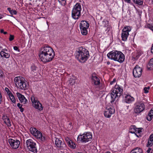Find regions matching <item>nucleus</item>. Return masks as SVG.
<instances>
[{
	"instance_id": "obj_1",
	"label": "nucleus",
	"mask_w": 153,
	"mask_h": 153,
	"mask_svg": "<svg viewBox=\"0 0 153 153\" xmlns=\"http://www.w3.org/2000/svg\"><path fill=\"white\" fill-rule=\"evenodd\" d=\"M76 54V58L80 62L82 63L85 62L90 56L89 51L82 47H79L77 49Z\"/></svg>"
},
{
	"instance_id": "obj_2",
	"label": "nucleus",
	"mask_w": 153,
	"mask_h": 153,
	"mask_svg": "<svg viewBox=\"0 0 153 153\" xmlns=\"http://www.w3.org/2000/svg\"><path fill=\"white\" fill-rule=\"evenodd\" d=\"M15 83L17 87L21 89L25 90L28 88V84L25 79L22 77H16L14 79Z\"/></svg>"
},
{
	"instance_id": "obj_3",
	"label": "nucleus",
	"mask_w": 153,
	"mask_h": 153,
	"mask_svg": "<svg viewBox=\"0 0 153 153\" xmlns=\"http://www.w3.org/2000/svg\"><path fill=\"white\" fill-rule=\"evenodd\" d=\"M81 5L79 3H77L74 6L72 12V17L74 19H77L79 18L81 15Z\"/></svg>"
},
{
	"instance_id": "obj_4",
	"label": "nucleus",
	"mask_w": 153,
	"mask_h": 153,
	"mask_svg": "<svg viewBox=\"0 0 153 153\" xmlns=\"http://www.w3.org/2000/svg\"><path fill=\"white\" fill-rule=\"evenodd\" d=\"M50 54H55L53 49L49 46H44L41 48L40 53L39 54V56H43L46 59L47 57H46L45 56H46V55H49Z\"/></svg>"
},
{
	"instance_id": "obj_5",
	"label": "nucleus",
	"mask_w": 153,
	"mask_h": 153,
	"mask_svg": "<svg viewBox=\"0 0 153 153\" xmlns=\"http://www.w3.org/2000/svg\"><path fill=\"white\" fill-rule=\"evenodd\" d=\"M92 138L91 133L90 132L84 133L82 135H79L77 137V141L79 142L86 143L91 141Z\"/></svg>"
},
{
	"instance_id": "obj_6",
	"label": "nucleus",
	"mask_w": 153,
	"mask_h": 153,
	"mask_svg": "<svg viewBox=\"0 0 153 153\" xmlns=\"http://www.w3.org/2000/svg\"><path fill=\"white\" fill-rule=\"evenodd\" d=\"M26 144L28 150L34 153H36L37 152L36 143L32 140L29 139L27 140Z\"/></svg>"
},
{
	"instance_id": "obj_7",
	"label": "nucleus",
	"mask_w": 153,
	"mask_h": 153,
	"mask_svg": "<svg viewBox=\"0 0 153 153\" xmlns=\"http://www.w3.org/2000/svg\"><path fill=\"white\" fill-rule=\"evenodd\" d=\"M145 108V105L143 102H137L134 108V112L135 114H139L143 111Z\"/></svg>"
},
{
	"instance_id": "obj_8",
	"label": "nucleus",
	"mask_w": 153,
	"mask_h": 153,
	"mask_svg": "<svg viewBox=\"0 0 153 153\" xmlns=\"http://www.w3.org/2000/svg\"><path fill=\"white\" fill-rule=\"evenodd\" d=\"M131 30L130 27L128 26L125 27L122 30L121 34L122 40L123 41H126L129 35V32Z\"/></svg>"
},
{
	"instance_id": "obj_9",
	"label": "nucleus",
	"mask_w": 153,
	"mask_h": 153,
	"mask_svg": "<svg viewBox=\"0 0 153 153\" xmlns=\"http://www.w3.org/2000/svg\"><path fill=\"white\" fill-rule=\"evenodd\" d=\"M142 69L137 65L133 70V75L135 78L140 77L142 75Z\"/></svg>"
},
{
	"instance_id": "obj_10",
	"label": "nucleus",
	"mask_w": 153,
	"mask_h": 153,
	"mask_svg": "<svg viewBox=\"0 0 153 153\" xmlns=\"http://www.w3.org/2000/svg\"><path fill=\"white\" fill-rule=\"evenodd\" d=\"M55 144L56 146L60 149H64L66 148V145L64 141H62L58 138H56L55 141Z\"/></svg>"
},
{
	"instance_id": "obj_11",
	"label": "nucleus",
	"mask_w": 153,
	"mask_h": 153,
	"mask_svg": "<svg viewBox=\"0 0 153 153\" xmlns=\"http://www.w3.org/2000/svg\"><path fill=\"white\" fill-rule=\"evenodd\" d=\"M119 51H112L109 53L107 55L108 57L111 59L115 61L117 59V54Z\"/></svg>"
},
{
	"instance_id": "obj_12",
	"label": "nucleus",
	"mask_w": 153,
	"mask_h": 153,
	"mask_svg": "<svg viewBox=\"0 0 153 153\" xmlns=\"http://www.w3.org/2000/svg\"><path fill=\"white\" fill-rule=\"evenodd\" d=\"M9 143L11 147L14 149L18 148L20 144V142L19 140H15L12 139H9Z\"/></svg>"
},
{
	"instance_id": "obj_13",
	"label": "nucleus",
	"mask_w": 153,
	"mask_h": 153,
	"mask_svg": "<svg viewBox=\"0 0 153 153\" xmlns=\"http://www.w3.org/2000/svg\"><path fill=\"white\" fill-rule=\"evenodd\" d=\"M55 55V54H47L46 56H45L46 57H47L46 59L43 56H42L39 57L42 61L44 62H46L51 61L54 57Z\"/></svg>"
},
{
	"instance_id": "obj_14",
	"label": "nucleus",
	"mask_w": 153,
	"mask_h": 153,
	"mask_svg": "<svg viewBox=\"0 0 153 153\" xmlns=\"http://www.w3.org/2000/svg\"><path fill=\"white\" fill-rule=\"evenodd\" d=\"M31 100L33 103V106L36 108L38 109L40 111L43 110V107L42 106V105L40 102L37 100H36L34 98L33 100L32 98H31Z\"/></svg>"
},
{
	"instance_id": "obj_15",
	"label": "nucleus",
	"mask_w": 153,
	"mask_h": 153,
	"mask_svg": "<svg viewBox=\"0 0 153 153\" xmlns=\"http://www.w3.org/2000/svg\"><path fill=\"white\" fill-rule=\"evenodd\" d=\"M91 79L92 82L95 85H98L100 84V80L97 76L95 73H94L91 74Z\"/></svg>"
},
{
	"instance_id": "obj_16",
	"label": "nucleus",
	"mask_w": 153,
	"mask_h": 153,
	"mask_svg": "<svg viewBox=\"0 0 153 153\" xmlns=\"http://www.w3.org/2000/svg\"><path fill=\"white\" fill-rule=\"evenodd\" d=\"M16 95L21 103H23V104H26L27 102V100L25 98L24 96L22 94L19 92H17L16 93Z\"/></svg>"
},
{
	"instance_id": "obj_17",
	"label": "nucleus",
	"mask_w": 153,
	"mask_h": 153,
	"mask_svg": "<svg viewBox=\"0 0 153 153\" xmlns=\"http://www.w3.org/2000/svg\"><path fill=\"white\" fill-rule=\"evenodd\" d=\"M118 56H117V59L116 60L120 63H123L124 61L125 60V56L124 54L121 51H120L117 54Z\"/></svg>"
},
{
	"instance_id": "obj_18",
	"label": "nucleus",
	"mask_w": 153,
	"mask_h": 153,
	"mask_svg": "<svg viewBox=\"0 0 153 153\" xmlns=\"http://www.w3.org/2000/svg\"><path fill=\"white\" fill-rule=\"evenodd\" d=\"M116 91H118L119 92L118 93H116V97H117V99L120 97L122 94L123 91V90L118 85H116L114 87Z\"/></svg>"
},
{
	"instance_id": "obj_19",
	"label": "nucleus",
	"mask_w": 153,
	"mask_h": 153,
	"mask_svg": "<svg viewBox=\"0 0 153 153\" xmlns=\"http://www.w3.org/2000/svg\"><path fill=\"white\" fill-rule=\"evenodd\" d=\"M89 25L85 21H82L79 24L80 28H88Z\"/></svg>"
},
{
	"instance_id": "obj_20",
	"label": "nucleus",
	"mask_w": 153,
	"mask_h": 153,
	"mask_svg": "<svg viewBox=\"0 0 153 153\" xmlns=\"http://www.w3.org/2000/svg\"><path fill=\"white\" fill-rule=\"evenodd\" d=\"M34 136L42 141H44L45 140V138L42 136V133L38 130Z\"/></svg>"
},
{
	"instance_id": "obj_21",
	"label": "nucleus",
	"mask_w": 153,
	"mask_h": 153,
	"mask_svg": "<svg viewBox=\"0 0 153 153\" xmlns=\"http://www.w3.org/2000/svg\"><path fill=\"white\" fill-rule=\"evenodd\" d=\"M153 145V134H151L148 139V141L146 145L147 147H150Z\"/></svg>"
},
{
	"instance_id": "obj_22",
	"label": "nucleus",
	"mask_w": 153,
	"mask_h": 153,
	"mask_svg": "<svg viewBox=\"0 0 153 153\" xmlns=\"http://www.w3.org/2000/svg\"><path fill=\"white\" fill-rule=\"evenodd\" d=\"M116 92H117V91H116V90L114 88L113 90V91L111 94V97L112 98V100L111 101V103L114 102L115 99H117V97H116Z\"/></svg>"
},
{
	"instance_id": "obj_23",
	"label": "nucleus",
	"mask_w": 153,
	"mask_h": 153,
	"mask_svg": "<svg viewBox=\"0 0 153 153\" xmlns=\"http://www.w3.org/2000/svg\"><path fill=\"white\" fill-rule=\"evenodd\" d=\"M125 102L127 103H130L133 101L134 98L130 95H127L125 97Z\"/></svg>"
},
{
	"instance_id": "obj_24",
	"label": "nucleus",
	"mask_w": 153,
	"mask_h": 153,
	"mask_svg": "<svg viewBox=\"0 0 153 153\" xmlns=\"http://www.w3.org/2000/svg\"><path fill=\"white\" fill-rule=\"evenodd\" d=\"M131 153H143V150L140 148L137 147L132 149Z\"/></svg>"
},
{
	"instance_id": "obj_25",
	"label": "nucleus",
	"mask_w": 153,
	"mask_h": 153,
	"mask_svg": "<svg viewBox=\"0 0 153 153\" xmlns=\"http://www.w3.org/2000/svg\"><path fill=\"white\" fill-rule=\"evenodd\" d=\"M1 57H4L6 59H8L10 57V53L5 52L3 51H1Z\"/></svg>"
},
{
	"instance_id": "obj_26",
	"label": "nucleus",
	"mask_w": 153,
	"mask_h": 153,
	"mask_svg": "<svg viewBox=\"0 0 153 153\" xmlns=\"http://www.w3.org/2000/svg\"><path fill=\"white\" fill-rule=\"evenodd\" d=\"M136 127L135 126H131L130 127L129 132L131 133H134L137 137H139L135 133Z\"/></svg>"
},
{
	"instance_id": "obj_27",
	"label": "nucleus",
	"mask_w": 153,
	"mask_h": 153,
	"mask_svg": "<svg viewBox=\"0 0 153 153\" xmlns=\"http://www.w3.org/2000/svg\"><path fill=\"white\" fill-rule=\"evenodd\" d=\"M142 53V51H141L138 50L137 51L136 53H134L133 57L135 59H137L141 55Z\"/></svg>"
},
{
	"instance_id": "obj_28",
	"label": "nucleus",
	"mask_w": 153,
	"mask_h": 153,
	"mask_svg": "<svg viewBox=\"0 0 153 153\" xmlns=\"http://www.w3.org/2000/svg\"><path fill=\"white\" fill-rule=\"evenodd\" d=\"M147 67L149 70H151L153 68V58L151 59L147 65Z\"/></svg>"
},
{
	"instance_id": "obj_29",
	"label": "nucleus",
	"mask_w": 153,
	"mask_h": 153,
	"mask_svg": "<svg viewBox=\"0 0 153 153\" xmlns=\"http://www.w3.org/2000/svg\"><path fill=\"white\" fill-rule=\"evenodd\" d=\"M4 122L8 126L10 127L11 126L10 119L7 117L5 118Z\"/></svg>"
},
{
	"instance_id": "obj_30",
	"label": "nucleus",
	"mask_w": 153,
	"mask_h": 153,
	"mask_svg": "<svg viewBox=\"0 0 153 153\" xmlns=\"http://www.w3.org/2000/svg\"><path fill=\"white\" fill-rule=\"evenodd\" d=\"M145 28L150 29L153 32V24L147 23L145 26Z\"/></svg>"
},
{
	"instance_id": "obj_31",
	"label": "nucleus",
	"mask_w": 153,
	"mask_h": 153,
	"mask_svg": "<svg viewBox=\"0 0 153 153\" xmlns=\"http://www.w3.org/2000/svg\"><path fill=\"white\" fill-rule=\"evenodd\" d=\"M88 28H80V31L82 34L83 35H86L88 33L87 29Z\"/></svg>"
},
{
	"instance_id": "obj_32",
	"label": "nucleus",
	"mask_w": 153,
	"mask_h": 153,
	"mask_svg": "<svg viewBox=\"0 0 153 153\" xmlns=\"http://www.w3.org/2000/svg\"><path fill=\"white\" fill-rule=\"evenodd\" d=\"M106 110L108 111V112L111 115V114H113L115 112L114 109L113 108H111V107L108 108L107 107L106 108Z\"/></svg>"
},
{
	"instance_id": "obj_33",
	"label": "nucleus",
	"mask_w": 153,
	"mask_h": 153,
	"mask_svg": "<svg viewBox=\"0 0 153 153\" xmlns=\"http://www.w3.org/2000/svg\"><path fill=\"white\" fill-rule=\"evenodd\" d=\"M133 1L134 3L140 5L143 4V1L142 0H133Z\"/></svg>"
},
{
	"instance_id": "obj_34",
	"label": "nucleus",
	"mask_w": 153,
	"mask_h": 153,
	"mask_svg": "<svg viewBox=\"0 0 153 153\" xmlns=\"http://www.w3.org/2000/svg\"><path fill=\"white\" fill-rule=\"evenodd\" d=\"M7 10L12 15L13 14L16 15L17 14V12L16 10H11V8L9 7L8 8Z\"/></svg>"
},
{
	"instance_id": "obj_35",
	"label": "nucleus",
	"mask_w": 153,
	"mask_h": 153,
	"mask_svg": "<svg viewBox=\"0 0 153 153\" xmlns=\"http://www.w3.org/2000/svg\"><path fill=\"white\" fill-rule=\"evenodd\" d=\"M37 130L35 128L31 127L30 129L31 133L34 135L35 133L37 132Z\"/></svg>"
},
{
	"instance_id": "obj_36",
	"label": "nucleus",
	"mask_w": 153,
	"mask_h": 153,
	"mask_svg": "<svg viewBox=\"0 0 153 153\" xmlns=\"http://www.w3.org/2000/svg\"><path fill=\"white\" fill-rule=\"evenodd\" d=\"M68 145L69 147L73 149H75L76 147V145L72 141L71 142H69Z\"/></svg>"
},
{
	"instance_id": "obj_37",
	"label": "nucleus",
	"mask_w": 153,
	"mask_h": 153,
	"mask_svg": "<svg viewBox=\"0 0 153 153\" xmlns=\"http://www.w3.org/2000/svg\"><path fill=\"white\" fill-rule=\"evenodd\" d=\"M104 114L105 117L107 118H109L111 116V115L107 110L104 112Z\"/></svg>"
},
{
	"instance_id": "obj_38",
	"label": "nucleus",
	"mask_w": 153,
	"mask_h": 153,
	"mask_svg": "<svg viewBox=\"0 0 153 153\" xmlns=\"http://www.w3.org/2000/svg\"><path fill=\"white\" fill-rule=\"evenodd\" d=\"M17 106L20 109V111L23 112L24 111V109L22 107V105H21L20 103H18L17 104Z\"/></svg>"
},
{
	"instance_id": "obj_39",
	"label": "nucleus",
	"mask_w": 153,
	"mask_h": 153,
	"mask_svg": "<svg viewBox=\"0 0 153 153\" xmlns=\"http://www.w3.org/2000/svg\"><path fill=\"white\" fill-rule=\"evenodd\" d=\"M11 101L13 103H15L16 102V99L15 98L14 96L13 95H12L9 97Z\"/></svg>"
},
{
	"instance_id": "obj_40",
	"label": "nucleus",
	"mask_w": 153,
	"mask_h": 153,
	"mask_svg": "<svg viewBox=\"0 0 153 153\" xmlns=\"http://www.w3.org/2000/svg\"><path fill=\"white\" fill-rule=\"evenodd\" d=\"M59 2L62 5H65L66 4V0H58Z\"/></svg>"
},
{
	"instance_id": "obj_41",
	"label": "nucleus",
	"mask_w": 153,
	"mask_h": 153,
	"mask_svg": "<svg viewBox=\"0 0 153 153\" xmlns=\"http://www.w3.org/2000/svg\"><path fill=\"white\" fill-rule=\"evenodd\" d=\"M153 117L152 115L148 114L146 117V119L149 121H151L153 118Z\"/></svg>"
},
{
	"instance_id": "obj_42",
	"label": "nucleus",
	"mask_w": 153,
	"mask_h": 153,
	"mask_svg": "<svg viewBox=\"0 0 153 153\" xmlns=\"http://www.w3.org/2000/svg\"><path fill=\"white\" fill-rule=\"evenodd\" d=\"M142 128H136L135 133H138L139 134H140L141 132H142L141 130L142 129Z\"/></svg>"
},
{
	"instance_id": "obj_43",
	"label": "nucleus",
	"mask_w": 153,
	"mask_h": 153,
	"mask_svg": "<svg viewBox=\"0 0 153 153\" xmlns=\"http://www.w3.org/2000/svg\"><path fill=\"white\" fill-rule=\"evenodd\" d=\"M36 67L34 65H32L31 67L32 71L35 73V71L36 70Z\"/></svg>"
},
{
	"instance_id": "obj_44",
	"label": "nucleus",
	"mask_w": 153,
	"mask_h": 153,
	"mask_svg": "<svg viewBox=\"0 0 153 153\" xmlns=\"http://www.w3.org/2000/svg\"><path fill=\"white\" fill-rule=\"evenodd\" d=\"M14 39V36L13 35H10L9 38V40L11 41L13 40Z\"/></svg>"
},
{
	"instance_id": "obj_45",
	"label": "nucleus",
	"mask_w": 153,
	"mask_h": 153,
	"mask_svg": "<svg viewBox=\"0 0 153 153\" xmlns=\"http://www.w3.org/2000/svg\"><path fill=\"white\" fill-rule=\"evenodd\" d=\"M148 115H152L153 116V107L152 108L151 110L149 112Z\"/></svg>"
},
{
	"instance_id": "obj_46",
	"label": "nucleus",
	"mask_w": 153,
	"mask_h": 153,
	"mask_svg": "<svg viewBox=\"0 0 153 153\" xmlns=\"http://www.w3.org/2000/svg\"><path fill=\"white\" fill-rule=\"evenodd\" d=\"M149 89V88L145 87L144 88V92L146 93H148L149 92L148 90Z\"/></svg>"
},
{
	"instance_id": "obj_47",
	"label": "nucleus",
	"mask_w": 153,
	"mask_h": 153,
	"mask_svg": "<svg viewBox=\"0 0 153 153\" xmlns=\"http://www.w3.org/2000/svg\"><path fill=\"white\" fill-rule=\"evenodd\" d=\"M65 139L67 143H68H68H69V142H71V140H70L69 138L68 137H66Z\"/></svg>"
},
{
	"instance_id": "obj_48",
	"label": "nucleus",
	"mask_w": 153,
	"mask_h": 153,
	"mask_svg": "<svg viewBox=\"0 0 153 153\" xmlns=\"http://www.w3.org/2000/svg\"><path fill=\"white\" fill-rule=\"evenodd\" d=\"M13 49L15 50L18 51L19 52H20V50L18 48L17 46H14L13 47Z\"/></svg>"
},
{
	"instance_id": "obj_49",
	"label": "nucleus",
	"mask_w": 153,
	"mask_h": 153,
	"mask_svg": "<svg viewBox=\"0 0 153 153\" xmlns=\"http://www.w3.org/2000/svg\"><path fill=\"white\" fill-rule=\"evenodd\" d=\"M0 32L1 33H3L4 34H6L7 33V32L4 31V30L3 29H1V30Z\"/></svg>"
},
{
	"instance_id": "obj_50",
	"label": "nucleus",
	"mask_w": 153,
	"mask_h": 153,
	"mask_svg": "<svg viewBox=\"0 0 153 153\" xmlns=\"http://www.w3.org/2000/svg\"><path fill=\"white\" fill-rule=\"evenodd\" d=\"M116 81V79H113L112 81L110 83V85H112L113 84V83L115 82Z\"/></svg>"
},
{
	"instance_id": "obj_51",
	"label": "nucleus",
	"mask_w": 153,
	"mask_h": 153,
	"mask_svg": "<svg viewBox=\"0 0 153 153\" xmlns=\"http://www.w3.org/2000/svg\"><path fill=\"white\" fill-rule=\"evenodd\" d=\"M7 93L9 95V97H10L13 95L10 91H9L8 92H7Z\"/></svg>"
},
{
	"instance_id": "obj_52",
	"label": "nucleus",
	"mask_w": 153,
	"mask_h": 153,
	"mask_svg": "<svg viewBox=\"0 0 153 153\" xmlns=\"http://www.w3.org/2000/svg\"><path fill=\"white\" fill-rule=\"evenodd\" d=\"M3 73L1 70L0 69V76H2Z\"/></svg>"
},
{
	"instance_id": "obj_53",
	"label": "nucleus",
	"mask_w": 153,
	"mask_h": 153,
	"mask_svg": "<svg viewBox=\"0 0 153 153\" xmlns=\"http://www.w3.org/2000/svg\"><path fill=\"white\" fill-rule=\"evenodd\" d=\"M124 1L126 2H127L128 3H131V0H124Z\"/></svg>"
},
{
	"instance_id": "obj_54",
	"label": "nucleus",
	"mask_w": 153,
	"mask_h": 153,
	"mask_svg": "<svg viewBox=\"0 0 153 153\" xmlns=\"http://www.w3.org/2000/svg\"><path fill=\"white\" fill-rule=\"evenodd\" d=\"M152 150V149L151 148H149L148 150L147 151V152L148 153H149L150 152V151Z\"/></svg>"
},
{
	"instance_id": "obj_55",
	"label": "nucleus",
	"mask_w": 153,
	"mask_h": 153,
	"mask_svg": "<svg viewBox=\"0 0 153 153\" xmlns=\"http://www.w3.org/2000/svg\"><path fill=\"white\" fill-rule=\"evenodd\" d=\"M151 52L152 53H153V43L152 46V48H151Z\"/></svg>"
},
{
	"instance_id": "obj_56",
	"label": "nucleus",
	"mask_w": 153,
	"mask_h": 153,
	"mask_svg": "<svg viewBox=\"0 0 153 153\" xmlns=\"http://www.w3.org/2000/svg\"><path fill=\"white\" fill-rule=\"evenodd\" d=\"M5 90L7 92H8L9 91H10L7 88H5Z\"/></svg>"
},
{
	"instance_id": "obj_57",
	"label": "nucleus",
	"mask_w": 153,
	"mask_h": 153,
	"mask_svg": "<svg viewBox=\"0 0 153 153\" xmlns=\"http://www.w3.org/2000/svg\"><path fill=\"white\" fill-rule=\"evenodd\" d=\"M2 98V96L1 95V94L0 93V104L1 103V98Z\"/></svg>"
},
{
	"instance_id": "obj_58",
	"label": "nucleus",
	"mask_w": 153,
	"mask_h": 153,
	"mask_svg": "<svg viewBox=\"0 0 153 153\" xmlns=\"http://www.w3.org/2000/svg\"><path fill=\"white\" fill-rule=\"evenodd\" d=\"M2 51H4L5 52V51H7V49H2Z\"/></svg>"
},
{
	"instance_id": "obj_59",
	"label": "nucleus",
	"mask_w": 153,
	"mask_h": 153,
	"mask_svg": "<svg viewBox=\"0 0 153 153\" xmlns=\"http://www.w3.org/2000/svg\"><path fill=\"white\" fill-rule=\"evenodd\" d=\"M107 64L108 65H109L110 64V62L109 61H108L106 62Z\"/></svg>"
},
{
	"instance_id": "obj_60",
	"label": "nucleus",
	"mask_w": 153,
	"mask_h": 153,
	"mask_svg": "<svg viewBox=\"0 0 153 153\" xmlns=\"http://www.w3.org/2000/svg\"><path fill=\"white\" fill-rule=\"evenodd\" d=\"M72 81H73V82L74 83L75 82V80H74V79H72Z\"/></svg>"
},
{
	"instance_id": "obj_61",
	"label": "nucleus",
	"mask_w": 153,
	"mask_h": 153,
	"mask_svg": "<svg viewBox=\"0 0 153 153\" xmlns=\"http://www.w3.org/2000/svg\"><path fill=\"white\" fill-rule=\"evenodd\" d=\"M2 18V16L0 14V19Z\"/></svg>"
},
{
	"instance_id": "obj_62",
	"label": "nucleus",
	"mask_w": 153,
	"mask_h": 153,
	"mask_svg": "<svg viewBox=\"0 0 153 153\" xmlns=\"http://www.w3.org/2000/svg\"><path fill=\"white\" fill-rule=\"evenodd\" d=\"M1 52H0V58H1Z\"/></svg>"
},
{
	"instance_id": "obj_63",
	"label": "nucleus",
	"mask_w": 153,
	"mask_h": 153,
	"mask_svg": "<svg viewBox=\"0 0 153 153\" xmlns=\"http://www.w3.org/2000/svg\"><path fill=\"white\" fill-rule=\"evenodd\" d=\"M106 153H111L110 152H108Z\"/></svg>"
},
{
	"instance_id": "obj_64",
	"label": "nucleus",
	"mask_w": 153,
	"mask_h": 153,
	"mask_svg": "<svg viewBox=\"0 0 153 153\" xmlns=\"http://www.w3.org/2000/svg\"><path fill=\"white\" fill-rule=\"evenodd\" d=\"M2 48V47L1 46H0V49H1V48Z\"/></svg>"
}]
</instances>
